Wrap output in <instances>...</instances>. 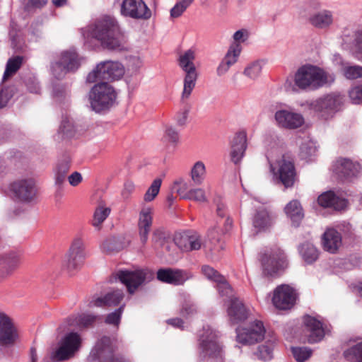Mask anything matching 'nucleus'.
I'll list each match as a JSON object with an SVG mask.
<instances>
[{"mask_svg":"<svg viewBox=\"0 0 362 362\" xmlns=\"http://www.w3.org/2000/svg\"><path fill=\"white\" fill-rule=\"evenodd\" d=\"M91 35L107 49L121 51L124 48L119 27L111 17H105L97 21Z\"/></svg>","mask_w":362,"mask_h":362,"instance_id":"1","label":"nucleus"},{"mask_svg":"<svg viewBox=\"0 0 362 362\" xmlns=\"http://www.w3.org/2000/svg\"><path fill=\"white\" fill-rule=\"evenodd\" d=\"M116 92L107 82L95 84L90 92V107L96 112L109 110L116 100Z\"/></svg>","mask_w":362,"mask_h":362,"instance_id":"2","label":"nucleus"},{"mask_svg":"<svg viewBox=\"0 0 362 362\" xmlns=\"http://www.w3.org/2000/svg\"><path fill=\"white\" fill-rule=\"evenodd\" d=\"M263 273L266 276H275L288 266L286 256L279 247L271 248L259 254Z\"/></svg>","mask_w":362,"mask_h":362,"instance_id":"3","label":"nucleus"},{"mask_svg":"<svg viewBox=\"0 0 362 362\" xmlns=\"http://www.w3.org/2000/svg\"><path fill=\"white\" fill-rule=\"evenodd\" d=\"M124 74V69L121 63L113 61L102 62L88 74L86 81L93 83L100 80H118L123 76Z\"/></svg>","mask_w":362,"mask_h":362,"instance_id":"4","label":"nucleus"},{"mask_svg":"<svg viewBox=\"0 0 362 362\" xmlns=\"http://www.w3.org/2000/svg\"><path fill=\"white\" fill-rule=\"evenodd\" d=\"M326 80L324 72L311 65L300 67L295 76V83L301 89L318 88L326 83Z\"/></svg>","mask_w":362,"mask_h":362,"instance_id":"5","label":"nucleus"},{"mask_svg":"<svg viewBox=\"0 0 362 362\" xmlns=\"http://www.w3.org/2000/svg\"><path fill=\"white\" fill-rule=\"evenodd\" d=\"M343 103V95L333 93L311 103L310 110L318 117L327 119L341 109Z\"/></svg>","mask_w":362,"mask_h":362,"instance_id":"6","label":"nucleus"},{"mask_svg":"<svg viewBox=\"0 0 362 362\" xmlns=\"http://www.w3.org/2000/svg\"><path fill=\"white\" fill-rule=\"evenodd\" d=\"M82 339L77 332H69L62 339L59 347L50 355L52 362H62L73 358L81 346Z\"/></svg>","mask_w":362,"mask_h":362,"instance_id":"7","label":"nucleus"},{"mask_svg":"<svg viewBox=\"0 0 362 362\" xmlns=\"http://www.w3.org/2000/svg\"><path fill=\"white\" fill-rule=\"evenodd\" d=\"M194 52L192 49L187 50L179 57V65L185 72L182 94V100L189 98L196 85L198 75L194 64Z\"/></svg>","mask_w":362,"mask_h":362,"instance_id":"8","label":"nucleus"},{"mask_svg":"<svg viewBox=\"0 0 362 362\" xmlns=\"http://www.w3.org/2000/svg\"><path fill=\"white\" fill-rule=\"evenodd\" d=\"M9 191L12 199L21 203L33 202L37 193V189L33 179H19L9 185Z\"/></svg>","mask_w":362,"mask_h":362,"instance_id":"9","label":"nucleus"},{"mask_svg":"<svg viewBox=\"0 0 362 362\" xmlns=\"http://www.w3.org/2000/svg\"><path fill=\"white\" fill-rule=\"evenodd\" d=\"M271 170L277 183L283 185L285 188L292 187L296 180V170L294 161L291 158L283 156L277 161V166L271 165Z\"/></svg>","mask_w":362,"mask_h":362,"instance_id":"10","label":"nucleus"},{"mask_svg":"<svg viewBox=\"0 0 362 362\" xmlns=\"http://www.w3.org/2000/svg\"><path fill=\"white\" fill-rule=\"evenodd\" d=\"M147 275L148 272L144 269H120L115 273L116 278L125 285L129 294H134L145 283Z\"/></svg>","mask_w":362,"mask_h":362,"instance_id":"11","label":"nucleus"},{"mask_svg":"<svg viewBox=\"0 0 362 362\" xmlns=\"http://www.w3.org/2000/svg\"><path fill=\"white\" fill-rule=\"evenodd\" d=\"M120 13L124 17L136 20H148L151 17V11L143 0H123Z\"/></svg>","mask_w":362,"mask_h":362,"instance_id":"12","label":"nucleus"},{"mask_svg":"<svg viewBox=\"0 0 362 362\" xmlns=\"http://www.w3.org/2000/svg\"><path fill=\"white\" fill-rule=\"evenodd\" d=\"M297 299L296 290L288 285L282 284L274 291L273 305L279 310H289L293 307Z\"/></svg>","mask_w":362,"mask_h":362,"instance_id":"13","label":"nucleus"},{"mask_svg":"<svg viewBox=\"0 0 362 362\" xmlns=\"http://www.w3.org/2000/svg\"><path fill=\"white\" fill-rule=\"evenodd\" d=\"M237 341L244 345H251L263 339L265 329L262 322L256 320L248 328H237Z\"/></svg>","mask_w":362,"mask_h":362,"instance_id":"14","label":"nucleus"},{"mask_svg":"<svg viewBox=\"0 0 362 362\" xmlns=\"http://www.w3.org/2000/svg\"><path fill=\"white\" fill-rule=\"evenodd\" d=\"M199 338V346L205 356L217 358L221 356V347L218 343V336L211 327H204Z\"/></svg>","mask_w":362,"mask_h":362,"instance_id":"15","label":"nucleus"},{"mask_svg":"<svg viewBox=\"0 0 362 362\" xmlns=\"http://www.w3.org/2000/svg\"><path fill=\"white\" fill-rule=\"evenodd\" d=\"M156 277L160 282L173 286H182L191 278L190 273L185 269L161 268L157 271Z\"/></svg>","mask_w":362,"mask_h":362,"instance_id":"16","label":"nucleus"},{"mask_svg":"<svg viewBox=\"0 0 362 362\" xmlns=\"http://www.w3.org/2000/svg\"><path fill=\"white\" fill-rule=\"evenodd\" d=\"M86 257L85 245L80 238H75L67 253L66 267L69 271H74L80 268Z\"/></svg>","mask_w":362,"mask_h":362,"instance_id":"17","label":"nucleus"},{"mask_svg":"<svg viewBox=\"0 0 362 362\" xmlns=\"http://www.w3.org/2000/svg\"><path fill=\"white\" fill-rule=\"evenodd\" d=\"M153 209L151 206H143L139 214L138 232L141 243L145 245L148 239V234L153 224Z\"/></svg>","mask_w":362,"mask_h":362,"instance_id":"18","label":"nucleus"},{"mask_svg":"<svg viewBox=\"0 0 362 362\" xmlns=\"http://www.w3.org/2000/svg\"><path fill=\"white\" fill-rule=\"evenodd\" d=\"M90 356L99 362H113L114 349L110 337H102L91 351Z\"/></svg>","mask_w":362,"mask_h":362,"instance_id":"19","label":"nucleus"},{"mask_svg":"<svg viewBox=\"0 0 362 362\" xmlns=\"http://www.w3.org/2000/svg\"><path fill=\"white\" fill-rule=\"evenodd\" d=\"M16 337V329L12 320L4 313L0 312V344H13Z\"/></svg>","mask_w":362,"mask_h":362,"instance_id":"20","label":"nucleus"},{"mask_svg":"<svg viewBox=\"0 0 362 362\" xmlns=\"http://www.w3.org/2000/svg\"><path fill=\"white\" fill-rule=\"evenodd\" d=\"M275 119L279 127L288 129H297L304 123V118L300 114L287 110L277 111Z\"/></svg>","mask_w":362,"mask_h":362,"instance_id":"21","label":"nucleus"},{"mask_svg":"<svg viewBox=\"0 0 362 362\" xmlns=\"http://www.w3.org/2000/svg\"><path fill=\"white\" fill-rule=\"evenodd\" d=\"M229 320L232 324H238L247 319L250 311L238 298H231L227 309Z\"/></svg>","mask_w":362,"mask_h":362,"instance_id":"22","label":"nucleus"},{"mask_svg":"<svg viewBox=\"0 0 362 362\" xmlns=\"http://www.w3.org/2000/svg\"><path fill=\"white\" fill-rule=\"evenodd\" d=\"M304 325L307 332L308 343H316L323 339L325 331L322 327V323L320 320L308 315L304 318Z\"/></svg>","mask_w":362,"mask_h":362,"instance_id":"23","label":"nucleus"},{"mask_svg":"<svg viewBox=\"0 0 362 362\" xmlns=\"http://www.w3.org/2000/svg\"><path fill=\"white\" fill-rule=\"evenodd\" d=\"M21 255L16 252L5 253L0 257V268L3 277L11 275L21 265Z\"/></svg>","mask_w":362,"mask_h":362,"instance_id":"24","label":"nucleus"},{"mask_svg":"<svg viewBox=\"0 0 362 362\" xmlns=\"http://www.w3.org/2000/svg\"><path fill=\"white\" fill-rule=\"evenodd\" d=\"M247 148V134L245 132H238L231 144L230 158L231 160L237 164L244 156Z\"/></svg>","mask_w":362,"mask_h":362,"instance_id":"25","label":"nucleus"},{"mask_svg":"<svg viewBox=\"0 0 362 362\" xmlns=\"http://www.w3.org/2000/svg\"><path fill=\"white\" fill-rule=\"evenodd\" d=\"M80 66L77 53L74 50L65 51L62 53L60 60L53 66V71L57 69H63L65 71L76 70Z\"/></svg>","mask_w":362,"mask_h":362,"instance_id":"26","label":"nucleus"},{"mask_svg":"<svg viewBox=\"0 0 362 362\" xmlns=\"http://www.w3.org/2000/svg\"><path fill=\"white\" fill-rule=\"evenodd\" d=\"M202 272L207 279L216 282V288L218 293L223 294V289H226L227 293L231 292V287L225 279L224 276L221 275L213 267L208 265H204L202 267Z\"/></svg>","mask_w":362,"mask_h":362,"instance_id":"27","label":"nucleus"},{"mask_svg":"<svg viewBox=\"0 0 362 362\" xmlns=\"http://www.w3.org/2000/svg\"><path fill=\"white\" fill-rule=\"evenodd\" d=\"M341 245V234L336 230H327L322 236V245L325 250L335 253Z\"/></svg>","mask_w":362,"mask_h":362,"instance_id":"28","label":"nucleus"},{"mask_svg":"<svg viewBox=\"0 0 362 362\" xmlns=\"http://www.w3.org/2000/svg\"><path fill=\"white\" fill-rule=\"evenodd\" d=\"M317 202L322 207H332L336 210L343 209L347 204V202L345 199L338 197L332 191L322 193L318 197Z\"/></svg>","mask_w":362,"mask_h":362,"instance_id":"29","label":"nucleus"},{"mask_svg":"<svg viewBox=\"0 0 362 362\" xmlns=\"http://www.w3.org/2000/svg\"><path fill=\"white\" fill-rule=\"evenodd\" d=\"M124 296L122 290H115L107 293L103 297L97 298L93 301V303L96 307H115L121 303Z\"/></svg>","mask_w":362,"mask_h":362,"instance_id":"30","label":"nucleus"},{"mask_svg":"<svg viewBox=\"0 0 362 362\" xmlns=\"http://www.w3.org/2000/svg\"><path fill=\"white\" fill-rule=\"evenodd\" d=\"M99 317L92 314H81L77 316H71L69 318V324L71 326L80 329L92 327Z\"/></svg>","mask_w":362,"mask_h":362,"instance_id":"31","label":"nucleus"},{"mask_svg":"<svg viewBox=\"0 0 362 362\" xmlns=\"http://www.w3.org/2000/svg\"><path fill=\"white\" fill-rule=\"evenodd\" d=\"M286 214L291 218L295 226H298L304 217L303 208L300 202L293 199L286 204L284 208Z\"/></svg>","mask_w":362,"mask_h":362,"instance_id":"32","label":"nucleus"},{"mask_svg":"<svg viewBox=\"0 0 362 362\" xmlns=\"http://www.w3.org/2000/svg\"><path fill=\"white\" fill-rule=\"evenodd\" d=\"M272 216L265 209H261L256 211L253 219V226L258 230H264L272 224Z\"/></svg>","mask_w":362,"mask_h":362,"instance_id":"33","label":"nucleus"},{"mask_svg":"<svg viewBox=\"0 0 362 362\" xmlns=\"http://www.w3.org/2000/svg\"><path fill=\"white\" fill-rule=\"evenodd\" d=\"M336 170L337 174L345 177L354 176L357 173V165L349 159L340 158L337 161Z\"/></svg>","mask_w":362,"mask_h":362,"instance_id":"34","label":"nucleus"},{"mask_svg":"<svg viewBox=\"0 0 362 362\" xmlns=\"http://www.w3.org/2000/svg\"><path fill=\"white\" fill-rule=\"evenodd\" d=\"M309 21L316 28H325L332 23L333 18L330 11H323L313 15L310 18Z\"/></svg>","mask_w":362,"mask_h":362,"instance_id":"35","label":"nucleus"},{"mask_svg":"<svg viewBox=\"0 0 362 362\" xmlns=\"http://www.w3.org/2000/svg\"><path fill=\"white\" fill-rule=\"evenodd\" d=\"M70 168V158L68 156H64L59 160L55 168V182L57 185H62L65 181L66 175Z\"/></svg>","mask_w":362,"mask_h":362,"instance_id":"36","label":"nucleus"},{"mask_svg":"<svg viewBox=\"0 0 362 362\" xmlns=\"http://www.w3.org/2000/svg\"><path fill=\"white\" fill-rule=\"evenodd\" d=\"M206 176V168L202 161L196 162L190 171V177L195 185H201Z\"/></svg>","mask_w":362,"mask_h":362,"instance_id":"37","label":"nucleus"},{"mask_svg":"<svg viewBox=\"0 0 362 362\" xmlns=\"http://www.w3.org/2000/svg\"><path fill=\"white\" fill-rule=\"evenodd\" d=\"M23 64V57L21 56H16L10 58L6 66V69L3 76V81H6L11 76L14 75L21 68Z\"/></svg>","mask_w":362,"mask_h":362,"instance_id":"38","label":"nucleus"},{"mask_svg":"<svg viewBox=\"0 0 362 362\" xmlns=\"http://www.w3.org/2000/svg\"><path fill=\"white\" fill-rule=\"evenodd\" d=\"M100 247L104 252L111 254L122 250L123 244L118 238L110 237L103 242Z\"/></svg>","mask_w":362,"mask_h":362,"instance_id":"39","label":"nucleus"},{"mask_svg":"<svg viewBox=\"0 0 362 362\" xmlns=\"http://www.w3.org/2000/svg\"><path fill=\"white\" fill-rule=\"evenodd\" d=\"M344 356L349 361L362 362V341L345 350Z\"/></svg>","mask_w":362,"mask_h":362,"instance_id":"40","label":"nucleus"},{"mask_svg":"<svg viewBox=\"0 0 362 362\" xmlns=\"http://www.w3.org/2000/svg\"><path fill=\"white\" fill-rule=\"evenodd\" d=\"M300 252L304 260L309 264L314 262L318 257L317 250L309 243L302 245Z\"/></svg>","mask_w":362,"mask_h":362,"instance_id":"41","label":"nucleus"},{"mask_svg":"<svg viewBox=\"0 0 362 362\" xmlns=\"http://www.w3.org/2000/svg\"><path fill=\"white\" fill-rule=\"evenodd\" d=\"M194 0H180L175 4L170 9V15L172 18H177L180 17L184 12L189 8Z\"/></svg>","mask_w":362,"mask_h":362,"instance_id":"42","label":"nucleus"},{"mask_svg":"<svg viewBox=\"0 0 362 362\" xmlns=\"http://www.w3.org/2000/svg\"><path fill=\"white\" fill-rule=\"evenodd\" d=\"M162 180L160 178L155 179L151 183V186L148 188L144 196V201L145 202H152L158 194Z\"/></svg>","mask_w":362,"mask_h":362,"instance_id":"43","label":"nucleus"},{"mask_svg":"<svg viewBox=\"0 0 362 362\" xmlns=\"http://www.w3.org/2000/svg\"><path fill=\"white\" fill-rule=\"evenodd\" d=\"M124 305H122L114 312L107 315L105 319V324L118 329L120 324L122 315L124 311Z\"/></svg>","mask_w":362,"mask_h":362,"instance_id":"44","label":"nucleus"},{"mask_svg":"<svg viewBox=\"0 0 362 362\" xmlns=\"http://www.w3.org/2000/svg\"><path fill=\"white\" fill-rule=\"evenodd\" d=\"M291 352L297 362H305L310 358L313 354L311 349L300 346L291 347Z\"/></svg>","mask_w":362,"mask_h":362,"instance_id":"45","label":"nucleus"},{"mask_svg":"<svg viewBox=\"0 0 362 362\" xmlns=\"http://www.w3.org/2000/svg\"><path fill=\"white\" fill-rule=\"evenodd\" d=\"M110 213V209L108 207L98 206L94 213L93 218V226L98 227L107 218Z\"/></svg>","mask_w":362,"mask_h":362,"instance_id":"46","label":"nucleus"},{"mask_svg":"<svg viewBox=\"0 0 362 362\" xmlns=\"http://www.w3.org/2000/svg\"><path fill=\"white\" fill-rule=\"evenodd\" d=\"M173 189L183 199H186L185 197L188 196L190 190L189 184L182 178L174 182Z\"/></svg>","mask_w":362,"mask_h":362,"instance_id":"47","label":"nucleus"},{"mask_svg":"<svg viewBox=\"0 0 362 362\" xmlns=\"http://www.w3.org/2000/svg\"><path fill=\"white\" fill-rule=\"evenodd\" d=\"M241 52V46L240 43H233L229 48L226 55L223 59L226 62H230L231 66L238 59Z\"/></svg>","mask_w":362,"mask_h":362,"instance_id":"48","label":"nucleus"},{"mask_svg":"<svg viewBox=\"0 0 362 362\" xmlns=\"http://www.w3.org/2000/svg\"><path fill=\"white\" fill-rule=\"evenodd\" d=\"M344 76L350 80L362 78V66L359 65L347 66L343 69Z\"/></svg>","mask_w":362,"mask_h":362,"instance_id":"49","label":"nucleus"},{"mask_svg":"<svg viewBox=\"0 0 362 362\" xmlns=\"http://www.w3.org/2000/svg\"><path fill=\"white\" fill-rule=\"evenodd\" d=\"M169 238V233L164 228H158L153 233L152 242L156 245L163 246Z\"/></svg>","mask_w":362,"mask_h":362,"instance_id":"50","label":"nucleus"},{"mask_svg":"<svg viewBox=\"0 0 362 362\" xmlns=\"http://www.w3.org/2000/svg\"><path fill=\"white\" fill-rule=\"evenodd\" d=\"M185 197L186 199L193 200L198 202H207L205 191L202 188L190 189L188 196Z\"/></svg>","mask_w":362,"mask_h":362,"instance_id":"51","label":"nucleus"},{"mask_svg":"<svg viewBox=\"0 0 362 362\" xmlns=\"http://www.w3.org/2000/svg\"><path fill=\"white\" fill-rule=\"evenodd\" d=\"M14 90L12 87H4L0 88V109L6 107L8 101L13 96Z\"/></svg>","mask_w":362,"mask_h":362,"instance_id":"52","label":"nucleus"},{"mask_svg":"<svg viewBox=\"0 0 362 362\" xmlns=\"http://www.w3.org/2000/svg\"><path fill=\"white\" fill-rule=\"evenodd\" d=\"M262 66L258 62H253L248 65L244 71V74L251 78H255L260 74Z\"/></svg>","mask_w":362,"mask_h":362,"instance_id":"53","label":"nucleus"},{"mask_svg":"<svg viewBox=\"0 0 362 362\" xmlns=\"http://www.w3.org/2000/svg\"><path fill=\"white\" fill-rule=\"evenodd\" d=\"M349 96L352 103L358 104L362 102V84L352 87L349 91Z\"/></svg>","mask_w":362,"mask_h":362,"instance_id":"54","label":"nucleus"},{"mask_svg":"<svg viewBox=\"0 0 362 362\" xmlns=\"http://www.w3.org/2000/svg\"><path fill=\"white\" fill-rule=\"evenodd\" d=\"M190 235H182L175 238V243L177 247L182 251L188 252L190 251L189 247Z\"/></svg>","mask_w":362,"mask_h":362,"instance_id":"55","label":"nucleus"},{"mask_svg":"<svg viewBox=\"0 0 362 362\" xmlns=\"http://www.w3.org/2000/svg\"><path fill=\"white\" fill-rule=\"evenodd\" d=\"M59 130L66 136H71L72 135L74 126L69 118L65 117L62 119Z\"/></svg>","mask_w":362,"mask_h":362,"instance_id":"56","label":"nucleus"},{"mask_svg":"<svg viewBox=\"0 0 362 362\" xmlns=\"http://www.w3.org/2000/svg\"><path fill=\"white\" fill-rule=\"evenodd\" d=\"M48 0H28L25 5V10L30 12L33 9L41 8L45 6Z\"/></svg>","mask_w":362,"mask_h":362,"instance_id":"57","label":"nucleus"},{"mask_svg":"<svg viewBox=\"0 0 362 362\" xmlns=\"http://www.w3.org/2000/svg\"><path fill=\"white\" fill-rule=\"evenodd\" d=\"M353 43L356 52L362 54V29L354 32Z\"/></svg>","mask_w":362,"mask_h":362,"instance_id":"58","label":"nucleus"},{"mask_svg":"<svg viewBox=\"0 0 362 362\" xmlns=\"http://www.w3.org/2000/svg\"><path fill=\"white\" fill-rule=\"evenodd\" d=\"M25 85L30 93H39L40 86L34 77H29L25 80Z\"/></svg>","mask_w":362,"mask_h":362,"instance_id":"59","label":"nucleus"},{"mask_svg":"<svg viewBox=\"0 0 362 362\" xmlns=\"http://www.w3.org/2000/svg\"><path fill=\"white\" fill-rule=\"evenodd\" d=\"M165 138L169 142L176 143L179 139V134L177 132L173 127H168L165 130Z\"/></svg>","mask_w":362,"mask_h":362,"instance_id":"60","label":"nucleus"},{"mask_svg":"<svg viewBox=\"0 0 362 362\" xmlns=\"http://www.w3.org/2000/svg\"><path fill=\"white\" fill-rule=\"evenodd\" d=\"M272 351L268 346H261L259 347V357L264 360H269L272 358Z\"/></svg>","mask_w":362,"mask_h":362,"instance_id":"61","label":"nucleus"},{"mask_svg":"<svg viewBox=\"0 0 362 362\" xmlns=\"http://www.w3.org/2000/svg\"><path fill=\"white\" fill-rule=\"evenodd\" d=\"M189 244L190 251L200 249L202 245L200 237L197 234L190 235Z\"/></svg>","mask_w":362,"mask_h":362,"instance_id":"62","label":"nucleus"},{"mask_svg":"<svg viewBox=\"0 0 362 362\" xmlns=\"http://www.w3.org/2000/svg\"><path fill=\"white\" fill-rule=\"evenodd\" d=\"M189 112V107H185L183 111L177 113L176 116L177 122L179 125L183 126L186 123L188 114Z\"/></svg>","mask_w":362,"mask_h":362,"instance_id":"63","label":"nucleus"},{"mask_svg":"<svg viewBox=\"0 0 362 362\" xmlns=\"http://www.w3.org/2000/svg\"><path fill=\"white\" fill-rule=\"evenodd\" d=\"M69 182L71 185L77 186L82 181V176L78 172H74L68 177Z\"/></svg>","mask_w":362,"mask_h":362,"instance_id":"64","label":"nucleus"}]
</instances>
